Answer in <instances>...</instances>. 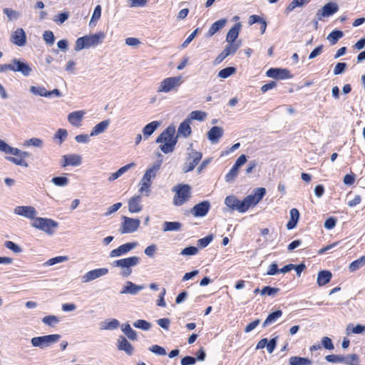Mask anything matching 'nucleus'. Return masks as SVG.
I'll return each instance as SVG.
<instances>
[{
	"label": "nucleus",
	"instance_id": "nucleus-1",
	"mask_svg": "<svg viewBox=\"0 0 365 365\" xmlns=\"http://www.w3.org/2000/svg\"><path fill=\"white\" fill-rule=\"evenodd\" d=\"M160 170V161L157 160L148 168L138 183V191L144 196H149L151 192V185Z\"/></svg>",
	"mask_w": 365,
	"mask_h": 365
},
{
	"label": "nucleus",
	"instance_id": "nucleus-2",
	"mask_svg": "<svg viewBox=\"0 0 365 365\" xmlns=\"http://www.w3.org/2000/svg\"><path fill=\"white\" fill-rule=\"evenodd\" d=\"M106 35L103 32H98L94 34L86 35L77 38L75 44V51H80L83 48H88L91 47H95L97 45L101 43Z\"/></svg>",
	"mask_w": 365,
	"mask_h": 365
},
{
	"label": "nucleus",
	"instance_id": "nucleus-3",
	"mask_svg": "<svg viewBox=\"0 0 365 365\" xmlns=\"http://www.w3.org/2000/svg\"><path fill=\"white\" fill-rule=\"evenodd\" d=\"M174 126L168 127L161 133V152L167 154L172 153L178 142V136H175Z\"/></svg>",
	"mask_w": 365,
	"mask_h": 365
},
{
	"label": "nucleus",
	"instance_id": "nucleus-4",
	"mask_svg": "<svg viewBox=\"0 0 365 365\" xmlns=\"http://www.w3.org/2000/svg\"><path fill=\"white\" fill-rule=\"evenodd\" d=\"M140 262V258L137 256H133L115 260L111 263L113 267H120V274L123 277H128L132 274V268L138 265Z\"/></svg>",
	"mask_w": 365,
	"mask_h": 365
},
{
	"label": "nucleus",
	"instance_id": "nucleus-5",
	"mask_svg": "<svg viewBox=\"0 0 365 365\" xmlns=\"http://www.w3.org/2000/svg\"><path fill=\"white\" fill-rule=\"evenodd\" d=\"M31 226L49 236H52L54 235L56 230L58 227V223L50 218L36 217L31 222Z\"/></svg>",
	"mask_w": 365,
	"mask_h": 365
},
{
	"label": "nucleus",
	"instance_id": "nucleus-6",
	"mask_svg": "<svg viewBox=\"0 0 365 365\" xmlns=\"http://www.w3.org/2000/svg\"><path fill=\"white\" fill-rule=\"evenodd\" d=\"M250 199L246 198L240 200L235 195H229L225 200V204L232 210H237L239 212H245L250 208L249 202Z\"/></svg>",
	"mask_w": 365,
	"mask_h": 365
},
{
	"label": "nucleus",
	"instance_id": "nucleus-7",
	"mask_svg": "<svg viewBox=\"0 0 365 365\" xmlns=\"http://www.w3.org/2000/svg\"><path fill=\"white\" fill-rule=\"evenodd\" d=\"M61 337V336L58 334L36 336L31 339V343L33 346L43 349L56 344Z\"/></svg>",
	"mask_w": 365,
	"mask_h": 365
},
{
	"label": "nucleus",
	"instance_id": "nucleus-8",
	"mask_svg": "<svg viewBox=\"0 0 365 365\" xmlns=\"http://www.w3.org/2000/svg\"><path fill=\"white\" fill-rule=\"evenodd\" d=\"M202 154L201 152L192 150L187 153L186 160L182 165V170L184 173H188L195 169L196 165L202 159Z\"/></svg>",
	"mask_w": 365,
	"mask_h": 365
},
{
	"label": "nucleus",
	"instance_id": "nucleus-9",
	"mask_svg": "<svg viewBox=\"0 0 365 365\" xmlns=\"http://www.w3.org/2000/svg\"><path fill=\"white\" fill-rule=\"evenodd\" d=\"M122 220L123 222L120 227L121 234L133 233L137 231L140 227V220L139 219L123 216Z\"/></svg>",
	"mask_w": 365,
	"mask_h": 365
},
{
	"label": "nucleus",
	"instance_id": "nucleus-10",
	"mask_svg": "<svg viewBox=\"0 0 365 365\" xmlns=\"http://www.w3.org/2000/svg\"><path fill=\"white\" fill-rule=\"evenodd\" d=\"M182 83V77L180 76L166 78L161 81V92L176 91Z\"/></svg>",
	"mask_w": 365,
	"mask_h": 365
},
{
	"label": "nucleus",
	"instance_id": "nucleus-11",
	"mask_svg": "<svg viewBox=\"0 0 365 365\" xmlns=\"http://www.w3.org/2000/svg\"><path fill=\"white\" fill-rule=\"evenodd\" d=\"M190 197V187L188 185H182L176 190L173 202L177 206L183 205Z\"/></svg>",
	"mask_w": 365,
	"mask_h": 365
},
{
	"label": "nucleus",
	"instance_id": "nucleus-12",
	"mask_svg": "<svg viewBox=\"0 0 365 365\" xmlns=\"http://www.w3.org/2000/svg\"><path fill=\"white\" fill-rule=\"evenodd\" d=\"M267 77L272 78L277 80H284L292 78V75L288 69L281 68H271L266 72Z\"/></svg>",
	"mask_w": 365,
	"mask_h": 365
},
{
	"label": "nucleus",
	"instance_id": "nucleus-13",
	"mask_svg": "<svg viewBox=\"0 0 365 365\" xmlns=\"http://www.w3.org/2000/svg\"><path fill=\"white\" fill-rule=\"evenodd\" d=\"M339 10V6L335 2H329L326 4L321 9L317 12V18L321 21L324 17H329L334 14Z\"/></svg>",
	"mask_w": 365,
	"mask_h": 365
},
{
	"label": "nucleus",
	"instance_id": "nucleus-14",
	"mask_svg": "<svg viewBox=\"0 0 365 365\" xmlns=\"http://www.w3.org/2000/svg\"><path fill=\"white\" fill-rule=\"evenodd\" d=\"M108 273V268H98L91 270L86 272L82 276L81 280L83 283H88L103 276L106 275Z\"/></svg>",
	"mask_w": 365,
	"mask_h": 365
},
{
	"label": "nucleus",
	"instance_id": "nucleus-15",
	"mask_svg": "<svg viewBox=\"0 0 365 365\" xmlns=\"http://www.w3.org/2000/svg\"><path fill=\"white\" fill-rule=\"evenodd\" d=\"M210 209V203L207 200L202 201L191 209L190 212L195 217H205Z\"/></svg>",
	"mask_w": 365,
	"mask_h": 365
},
{
	"label": "nucleus",
	"instance_id": "nucleus-16",
	"mask_svg": "<svg viewBox=\"0 0 365 365\" xmlns=\"http://www.w3.org/2000/svg\"><path fill=\"white\" fill-rule=\"evenodd\" d=\"M11 71L14 72H20L24 76H29L31 74L32 69L24 61L17 58H14L11 61Z\"/></svg>",
	"mask_w": 365,
	"mask_h": 365
},
{
	"label": "nucleus",
	"instance_id": "nucleus-17",
	"mask_svg": "<svg viewBox=\"0 0 365 365\" xmlns=\"http://www.w3.org/2000/svg\"><path fill=\"white\" fill-rule=\"evenodd\" d=\"M240 46V43H230L227 44L224 50L217 56L215 60V63L218 64L221 63L225 58L230 55H233L236 53Z\"/></svg>",
	"mask_w": 365,
	"mask_h": 365
},
{
	"label": "nucleus",
	"instance_id": "nucleus-18",
	"mask_svg": "<svg viewBox=\"0 0 365 365\" xmlns=\"http://www.w3.org/2000/svg\"><path fill=\"white\" fill-rule=\"evenodd\" d=\"M10 41L14 45L24 46L26 43V35L23 29L19 28L12 31Z\"/></svg>",
	"mask_w": 365,
	"mask_h": 365
},
{
	"label": "nucleus",
	"instance_id": "nucleus-19",
	"mask_svg": "<svg viewBox=\"0 0 365 365\" xmlns=\"http://www.w3.org/2000/svg\"><path fill=\"white\" fill-rule=\"evenodd\" d=\"M14 212L16 215L24 216L26 218L34 219L36 217L37 211L32 206H17L14 208Z\"/></svg>",
	"mask_w": 365,
	"mask_h": 365
},
{
	"label": "nucleus",
	"instance_id": "nucleus-20",
	"mask_svg": "<svg viewBox=\"0 0 365 365\" xmlns=\"http://www.w3.org/2000/svg\"><path fill=\"white\" fill-rule=\"evenodd\" d=\"M138 245L137 242H129L123 244L119 246L118 248L113 250L110 252V257H118L122 255H124L129 252L130 250H133Z\"/></svg>",
	"mask_w": 365,
	"mask_h": 365
},
{
	"label": "nucleus",
	"instance_id": "nucleus-21",
	"mask_svg": "<svg viewBox=\"0 0 365 365\" xmlns=\"http://www.w3.org/2000/svg\"><path fill=\"white\" fill-rule=\"evenodd\" d=\"M266 190L264 187H259L254 190V193L249 195L246 197V198H250L249 205L250 207L251 206H254L257 205L265 195Z\"/></svg>",
	"mask_w": 365,
	"mask_h": 365
},
{
	"label": "nucleus",
	"instance_id": "nucleus-22",
	"mask_svg": "<svg viewBox=\"0 0 365 365\" xmlns=\"http://www.w3.org/2000/svg\"><path fill=\"white\" fill-rule=\"evenodd\" d=\"M223 133L224 130L222 128L219 126H213L207 133V138L212 143H217L223 135Z\"/></svg>",
	"mask_w": 365,
	"mask_h": 365
},
{
	"label": "nucleus",
	"instance_id": "nucleus-23",
	"mask_svg": "<svg viewBox=\"0 0 365 365\" xmlns=\"http://www.w3.org/2000/svg\"><path fill=\"white\" fill-rule=\"evenodd\" d=\"M118 350L125 351L128 355L133 354V346L123 336H120L117 340Z\"/></svg>",
	"mask_w": 365,
	"mask_h": 365
},
{
	"label": "nucleus",
	"instance_id": "nucleus-24",
	"mask_svg": "<svg viewBox=\"0 0 365 365\" xmlns=\"http://www.w3.org/2000/svg\"><path fill=\"white\" fill-rule=\"evenodd\" d=\"M145 288L144 285H137L133 283L132 282L128 281L125 282V286L120 292V294H129L132 295H135L138 294L140 291L143 290Z\"/></svg>",
	"mask_w": 365,
	"mask_h": 365
},
{
	"label": "nucleus",
	"instance_id": "nucleus-25",
	"mask_svg": "<svg viewBox=\"0 0 365 365\" xmlns=\"http://www.w3.org/2000/svg\"><path fill=\"white\" fill-rule=\"evenodd\" d=\"M128 210L131 213H137L142 210L143 205H141V197L140 195H135L128 200Z\"/></svg>",
	"mask_w": 365,
	"mask_h": 365
},
{
	"label": "nucleus",
	"instance_id": "nucleus-26",
	"mask_svg": "<svg viewBox=\"0 0 365 365\" xmlns=\"http://www.w3.org/2000/svg\"><path fill=\"white\" fill-rule=\"evenodd\" d=\"M241 29L240 23H237L229 30L226 36V41L227 44L230 43H240V42H235L236 39L239 36V33Z\"/></svg>",
	"mask_w": 365,
	"mask_h": 365
},
{
	"label": "nucleus",
	"instance_id": "nucleus-27",
	"mask_svg": "<svg viewBox=\"0 0 365 365\" xmlns=\"http://www.w3.org/2000/svg\"><path fill=\"white\" fill-rule=\"evenodd\" d=\"M86 112L84 110H77L70 113L68 115V121L75 127L81 126V123L83 118Z\"/></svg>",
	"mask_w": 365,
	"mask_h": 365
},
{
	"label": "nucleus",
	"instance_id": "nucleus-28",
	"mask_svg": "<svg viewBox=\"0 0 365 365\" xmlns=\"http://www.w3.org/2000/svg\"><path fill=\"white\" fill-rule=\"evenodd\" d=\"M21 151L22 150L19 148L10 146L5 141L0 139V152L4 153L5 154H10L16 157H21Z\"/></svg>",
	"mask_w": 365,
	"mask_h": 365
},
{
	"label": "nucleus",
	"instance_id": "nucleus-29",
	"mask_svg": "<svg viewBox=\"0 0 365 365\" xmlns=\"http://www.w3.org/2000/svg\"><path fill=\"white\" fill-rule=\"evenodd\" d=\"M190 119L186 118L179 125L178 135H181L184 138H187L191 135L192 129L190 127Z\"/></svg>",
	"mask_w": 365,
	"mask_h": 365
},
{
	"label": "nucleus",
	"instance_id": "nucleus-30",
	"mask_svg": "<svg viewBox=\"0 0 365 365\" xmlns=\"http://www.w3.org/2000/svg\"><path fill=\"white\" fill-rule=\"evenodd\" d=\"M120 327V322L116 319H106L100 323L101 330H115Z\"/></svg>",
	"mask_w": 365,
	"mask_h": 365
},
{
	"label": "nucleus",
	"instance_id": "nucleus-31",
	"mask_svg": "<svg viewBox=\"0 0 365 365\" xmlns=\"http://www.w3.org/2000/svg\"><path fill=\"white\" fill-rule=\"evenodd\" d=\"M160 126V122L153 121L143 128V139H148Z\"/></svg>",
	"mask_w": 365,
	"mask_h": 365
},
{
	"label": "nucleus",
	"instance_id": "nucleus-32",
	"mask_svg": "<svg viewBox=\"0 0 365 365\" xmlns=\"http://www.w3.org/2000/svg\"><path fill=\"white\" fill-rule=\"evenodd\" d=\"M227 19H221L215 22H214L211 26L210 27L207 33V36L211 37L215 33L221 30L226 24Z\"/></svg>",
	"mask_w": 365,
	"mask_h": 365
},
{
	"label": "nucleus",
	"instance_id": "nucleus-33",
	"mask_svg": "<svg viewBox=\"0 0 365 365\" xmlns=\"http://www.w3.org/2000/svg\"><path fill=\"white\" fill-rule=\"evenodd\" d=\"M109 124V120H105L100 122L93 128L90 133V136H96L99 134L104 133L108 128Z\"/></svg>",
	"mask_w": 365,
	"mask_h": 365
},
{
	"label": "nucleus",
	"instance_id": "nucleus-34",
	"mask_svg": "<svg viewBox=\"0 0 365 365\" xmlns=\"http://www.w3.org/2000/svg\"><path fill=\"white\" fill-rule=\"evenodd\" d=\"M332 277V274L330 271L322 270L319 272L317 275V284L319 286H324L328 284Z\"/></svg>",
	"mask_w": 365,
	"mask_h": 365
},
{
	"label": "nucleus",
	"instance_id": "nucleus-35",
	"mask_svg": "<svg viewBox=\"0 0 365 365\" xmlns=\"http://www.w3.org/2000/svg\"><path fill=\"white\" fill-rule=\"evenodd\" d=\"M135 165H136L135 163H130L129 164L125 165V166L121 167L116 172L112 173L110 175V177L108 178V180L113 181V180L118 179L123 174H124L125 172H127L129 169L135 168Z\"/></svg>",
	"mask_w": 365,
	"mask_h": 365
},
{
	"label": "nucleus",
	"instance_id": "nucleus-36",
	"mask_svg": "<svg viewBox=\"0 0 365 365\" xmlns=\"http://www.w3.org/2000/svg\"><path fill=\"white\" fill-rule=\"evenodd\" d=\"M282 315V311L277 309L269 314L266 319L262 324V327H266L269 324L275 322Z\"/></svg>",
	"mask_w": 365,
	"mask_h": 365
},
{
	"label": "nucleus",
	"instance_id": "nucleus-37",
	"mask_svg": "<svg viewBox=\"0 0 365 365\" xmlns=\"http://www.w3.org/2000/svg\"><path fill=\"white\" fill-rule=\"evenodd\" d=\"M289 365H311L312 361L308 358L301 356H291L289 359Z\"/></svg>",
	"mask_w": 365,
	"mask_h": 365
},
{
	"label": "nucleus",
	"instance_id": "nucleus-38",
	"mask_svg": "<svg viewBox=\"0 0 365 365\" xmlns=\"http://www.w3.org/2000/svg\"><path fill=\"white\" fill-rule=\"evenodd\" d=\"M122 331L126 335V336L133 341L137 340V334L130 326L129 324H124L121 326Z\"/></svg>",
	"mask_w": 365,
	"mask_h": 365
},
{
	"label": "nucleus",
	"instance_id": "nucleus-39",
	"mask_svg": "<svg viewBox=\"0 0 365 365\" xmlns=\"http://www.w3.org/2000/svg\"><path fill=\"white\" fill-rule=\"evenodd\" d=\"M344 36L343 31L340 30L335 29L332 31L327 36V40L331 45H334L337 43V41L342 38Z\"/></svg>",
	"mask_w": 365,
	"mask_h": 365
},
{
	"label": "nucleus",
	"instance_id": "nucleus-40",
	"mask_svg": "<svg viewBox=\"0 0 365 365\" xmlns=\"http://www.w3.org/2000/svg\"><path fill=\"white\" fill-rule=\"evenodd\" d=\"M42 322L51 327H55L60 322V319L55 315H47L42 318Z\"/></svg>",
	"mask_w": 365,
	"mask_h": 365
},
{
	"label": "nucleus",
	"instance_id": "nucleus-41",
	"mask_svg": "<svg viewBox=\"0 0 365 365\" xmlns=\"http://www.w3.org/2000/svg\"><path fill=\"white\" fill-rule=\"evenodd\" d=\"M182 227V224L179 222H165L163 224L164 231L176 232L179 231Z\"/></svg>",
	"mask_w": 365,
	"mask_h": 365
},
{
	"label": "nucleus",
	"instance_id": "nucleus-42",
	"mask_svg": "<svg viewBox=\"0 0 365 365\" xmlns=\"http://www.w3.org/2000/svg\"><path fill=\"white\" fill-rule=\"evenodd\" d=\"M29 90L34 95L49 98L48 91L43 86H32Z\"/></svg>",
	"mask_w": 365,
	"mask_h": 365
},
{
	"label": "nucleus",
	"instance_id": "nucleus-43",
	"mask_svg": "<svg viewBox=\"0 0 365 365\" xmlns=\"http://www.w3.org/2000/svg\"><path fill=\"white\" fill-rule=\"evenodd\" d=\"M24 146H25V147L33 146L35 148H41L43 146V140L38 138H32L25 140L24 143Z\"/></svg>",
	"mask_w": 365,
	"mask_h": 365
},
{
	"label": "nucleus",
	"instance_id": "nucleus-44",
	"mask_svg": "<svg viewBox=\"0 0 365 365\" xmlns=\"http://www.w3.org/2000/svg\"><path fill=\"white\" fill-rule=\"evenodd\" d=\"M67 160L71 166H78L81 164L82 158L78 154H68L67 155Z\"/></svg>",
	"mask_w": 365,
	"mask_h": 365
},
{
	"label": "nucleus",
	"instance_id": "nucleus-45",
	"mask_svg": "<svg viewBox=\"0 0 365 365\" xmlns=\"http://www.w3.org/2000/svg\"><path fill=\"white\" fill-rule=\"evenodd\" d=\"M365 264V255L352 262L349 267L351 272H354Z\"/></svg>",
	"mask_w": 365,
	"mask_h": 365
},
{
	"label": "nucleus",
	"instance_id": "nucleus-46",
	"mask_svg": "<svg viewBox=\"0 0 365 365\" xmlns=\"http://www.w3.org/2000/svg\"><path fill=\"white\" fill-rule=\"evenodd\" d=\"M3 12L7 16L9 21L17 20L21 16L19 11L9 8L4 9Z\"/></svg>",
	"mask_w": 365,
	"mask_h": 365
},
{
	"label": "nucleus",
	"instance_id": "nucleus-47",
	"mask_svg": "<svg viewBox=\"0 0 365 365\" xmlns=\"http://www.w3.org/2000/svg\"><path fill=\"white\" fill-rule=\"evenodd\" d=\"M236 73V68L233 66L226 67L220 70L218 73V77L221 78H227Z\"/></svg>",
	"mask_w": 365,
	"mask_h": 365
},
{
	"label": "nucleus",
	"instance_id": "nucleus-48",
	"mask_svg": "<svg viewBox=\"0 0 365 365\" xmlns=\"http://www.w3.org/2000/svg\"><path fill=\"white\" fill-rule=\"evenodd\" d=\"M51 182L53 185L58 187H66L69 182L68 178L65 176L53 177L51 179Z\"/></svg>",
	"mask_w": 365,
	"mask_h": 365
},
{
	"label": "nucleus",
	"instance_id": "nucleus-49",
	"mask_svg": "<svg viewBox=\"0 0 365 365\" xmlns=\"http://www.w3.org/2000/svg\"><path fill=\"white\" fill-rule=\"evenodd\" d=\"M309 2V0H293L287 6L286 11L287 12L292 11L297 7H302L307 4Z\"/></svg>",
	"mask_w": 365,
	"mask_h": 365
},
{
	"label": "nucleus",
	"instance_id": "nucleus-50",
	"mask_svg": "<svg viewBox=\"0 0 365 365\" xmlns=\"http://www.w3.org/2000/svg\"><path fill=\"white\" fill-rule=\"evenodd\" d=\"M239 168V167L234 164L229 173L225 175V181L227 182H232L238 175Z\"/></svg>",
	"mask_w": 365,
	"mask_h": 365
},
{
	"label": "nucleus",
	"instance_id": "nucleus-51",
	"mask_svg": "<svg viewBox=\"0 0 365 365\" xmlns=\"http://www.w3.org/2000/svg\"><path fill=\"white\" fill-rule=\"evenodd\" d=\"M344 363L347 365H359V356L356 354L344 356Z\"/></svg>",
	"mask_w": 365,
	"mask_h": 365
},
{
	"label": "nucleus",
	"instance_id": "nucleus-52",
	"mask_svg": "<svg viewBox=\"0 0 365 365\" xmlns=\"http://www.w3.org/2000/svg\"><path fill=\"white\" fill-rule=\"evenodd\" d=\"M133 327L143 331H148L151 327V324L143 319H138L133 323Z\"/></svg>",
	"mask_w": 365,
	"mask_h": 365
},
{
	"label": "nucleus",
	"instance_id": "nucleus-53",
	"mask_svg": "<svg viewBox=\"0 0 365 365\" xmlns=\"http://www.w3.org/2000/svg\"><path fill=\"white\" fill-rule=\"evenodd\" d=\"M101 6L100 5H97L95 7V9L93 11L91 19L90 21L89 24H95L101 18Z\"/></svg>",
	"mask_w": 365,
	"mask_h": 365
},
{
	"label": "nucleus",
	"instance_id": "nucleus-54",
	"mask_svg": "<svg viewBox=\"0 0 365 365\" xmlns=\"http://www.w3.org/2000/svg\"><path fill=\"white\" fill-rule=\"evenodd\" d=\"M279 291V288L272 287L270 286H266L261 289V294H267L268 296L274 297Z\"/></svg>",
	"mask_w": 365,
	"mask_h": 365
},
{
	"label": "nucleus",
	"instance_id": "nucleus-55",
	"mask_svg": "<svg viewBox=\"0 0 365 365\" xmlns=\"http://www.w3.org/2000/svg\"><path fill=\"white\" fill-rule=\"evenodd\" d=\"M348 67L347 63L344 62L337 63L334 68V75H340L345 72Z\"/></svg>",
	"mask_w": 365,
	"mask_h": 365
},
{
	"label": "nucleus",
	"instance_id": "nucleus-56",
	"mask_svg": "<svg viewBox=\"0 0 365 365\" xmlns=\"http://www.w3.org/2000/svg\"><path fill=\"white\" fill-rule=\"evenodd\" d=\"M325 359L328 362L331 363H344V359L342 355L329 354L325 356Z\"/></svg>",
	"mask_w": 365,
	"mask_h": 365
},
{
	"label": "nucleus",
	"instance_id": "nucleus-57",
	"mask_svg": "<svg viewBox=\"0 0 365 365\" xmlns=\"http://www.w3.org/2000/svg\"><path fill=\"white\" fill-rule=\"evenodd\" d=\"M6 159L17 165H21L25 168L29 166L28 163L21 157H6Z\"/></svg>",
	"mask_w": 365,
	"mask_h": 365
},
{
	"label": "nucleus",
	"instance_id": "nucleus-58",
	"mask_svg": "<svg viewBox=\"0 0 365 365\" xmlns=\"http://www.w3.org/2000/svg\"><path fill=\"white\" fill-rule=\"evenodd\" d=\"M4 246L14 253H20L22 252L21 247L11 241H6Z\"/></svg>",
	"mask_w": 365,
	"mask_h": 365
},
{
	"label": "nucleus",
	"instance_id": "nucleus-59",
	"mask_svg": "<svg viewBox=\"0 0 365 365\" xmlns=\"http://www.w3.org/2000/svg\"><path fill=\"white\" fill-rule=\"evenodd\" d=\"M206 117L205 113L200 110H195L192 111L190 114V119L191 120H203Z\"/></svg>",
	"mask_w": 365,
	"mask_h": 365
},
{
	"label": "nucleus",
	"instance_id": "nucleus-60",
	"mask_svg": "<svg viewBox=\"0 0 365 365\" xmlns=\"http://www.w3.org/2000/svg\"><path fill=\"white\" fill-rule=\"evenodd\" d=\"M68 259L66 256H58L48 259L46 262L47 265L51 266L57 263L64 262Z\"/></svg>",
	"mask_w": 365,
	"mask_h": 365
},
{
	"label": "nucleus",
	"instance_id": "nucleus-61",
	"mask_svg": "<svg viewBox=\"0 0 365 365\" xmlns=\"http://www.w3.org/2000/svg\"><path fill=\"white\" fill-rule=\"evenodd\" d=\"M213 240L212 235H207L206 237L197 240V245L202 248L207 247Z\"/></svg>",
	"mask_w": 365,
	"mask_h": 365
},
{
	"label": "nucleus",
	"instance_id": "nucleus-62",
	"mask_svg": "<svg viewBox=\"0 0 365 365\" xmlns=\"http://www.w3.org/2000/svg\"><path fill=\"white\" fill-rule=\"evenodd\" d=\"M198 249L197 247L195 246H189L185 248H184L181 252L180 255H186V256H192L195 255L197 253Z\"/></svg>",
	"mask_w": 365,
	"mask_h": 365
},
{
	"label": "nucleus",
	"instance_id": "nucleus-63",
	"mask_svg": "<svg viewBox=\"0 0 365 365\" xmlns=\"http://www.w3.org/2000/svg\"><path fill=\"white\" fill-rule=\"evenodd\" d=\"M43 38L45 42L48 45H52L54 43L55 37L53 32L51 31H44Z\"/></svg>",
	"mask_w": 365,
	"mask_h": 365
},
{
	"label": "nucleus",
	"instance_id": "nucleus-64",
	"mask_svg": "<svg viewBox=\"0 0 365 365\" xmlns=\"http://www.w3.org/2000/svg\"><path fill=\"white\" fill-rule=\"evenodd\" d=\"M336 222L335 217H329L325 220L324 226L327 230H332L336 226Z\"/></svg>",
	"mask_w": 365,
	"mask_h": 365
}]
</instances>
